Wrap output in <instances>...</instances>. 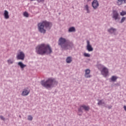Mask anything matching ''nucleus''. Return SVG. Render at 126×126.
I'll list each match as a JSON object with an SVG mask.
<instances>
[{
	"label": "nucleus",
	"instance_id": "nucleus-23",
	"mask_svg": "<svg viewBox=\"0 0 126 126\" xmlns=\"http://www.w3.org/2000/svg\"><path fill=\"white\" fill-rule=\"evenodd\" d=\"M24 16L25 17H28L29 16V14H28V13L27 12H25L24 13Z\"/></svg>",
	"mask_w": 126,
	"mask_h": 126
},
{
	"label": "nucleus",
	"instance_id": "nucleus-4",
	"mask_svg": "<svg viewBox=\"0 0 126 126\" xmlns=\"http://www.w3.org/2000/svg\"><path fill=\"white\" fill-rule=\"evenodd\" d=\"M55 84H58V82L55 79L50 78L48 79L46 82L41 81V85L46 88H51L53 87Z\"/></svg>",
	"mask_w": 126,
	"mask_h": 126
},
{
	"label": "nucleus",
	"instance_id": "nucleus-8",
	"mask_svg": "<svg viewBox=\"0 0 126 126\" xmlns=\"http://www.w3.org/2000/svg\"><path fill=\"white\" fill-rule=\"evenodd\" d=\"M92 6L94 9L97 8L99 6V2L97 0H94L92 2Z\"/></svg>",
	"mask_w": 126,
	"mask_h": 126
},
{
	"label": "nucleus",
	"instance_id": "nucleus-17",
	"mask_svg": "<svg viewBox=\"0 0 126 126\" xmlns=\"http://www.w3.org/2000/svg\"><path fill=\"white\" fill-rule=\"evenodd\" d=\"M108 32H109V33H115V32H116V29L113 28H111V29L108 30Z\"/></svg>",
	"mask_w": 126,
	"mask_h": 126
},
{
	"label": "nucleus",
	"instance_id": "nucleus-26",
	"mask_svg": "<svg viewBox=\"0 0 126 126\" xmlns=\"http://www.w3.org/2000/svg\"><path fill=\"white\" fill-rule=\"evenodd\" d=\"M126 19V17H123L121 19V23H123V22H124Z\"/></svg>",
	"mask_w": 126,
	"mask_h": 126
},
{
	"label": "nucleus",
	"instance_id": "nucleus-28",
	"mask_svg": "<svg viewBox=\"0 0 126 126\" xmlns=\"http://www.w3.org/2000/svg\"><path fill=\"white\" fill-rule=\"evenodd\" d=\"M0 119H1V120H2V121H4L5 120V119H4V117H3L2 116H0Z\"/></svg>",
	"mask_w": 126,
	"mask_h": 126
},
{
	"label": "nucleus",
	"instance_id": "nucleus-3",
	"mask_svg": "<svg viewBox=\"0 0 126 126\" xmlns=\"http://www.w3.org/2000/svg\"><path fill=\"white\" fill-rule=\"evenodd\" d=\"M59 46H61L63 50H67L68 49V47H69L70 45L72 46L73 45L72 43L69 42L68 40H67L65 38L63 37H61L59 39Z\"/></svg>",
	"mask_w": 126,
	"mask_h": 126
},
{
	"label": "nucleus",
	"instance_id": "nucleus-12",
	"mask_svg": "<svg viewBox=\"0 0 126 126\" xmlns=\"http://www.w3.org/2000/svg\"><path fill=\"white\" fill-rule=\"evenodd\" d=\"M30 93V90L25 89L22 93V96H27Z\"/></svg>",
	"mask_w": 126,
	"mask_h": 126
},
{
	"label": "nucleus",
	"instance_id": "nucleus-30",
	"mask_svg": "<svg viewBox=\"0 0 126 126\" xmlns=\"http://www.w3.org/2000/svg\"><path fill=\"white\" fill-rule=\"evenodd\" d=\"M31 0V1H34L36 0Z\"/></svg>",
	"mask_w": 126,
	"mask_h": 126
},
{
	"label": "nucleus",
	"instance_id": "nucleus-25",
	"mask_svg": "<svg viewBox=\"0 0 126 126\" xmlns=\"http://www.w3.org/2000/svg\"><path fill=\"white\" fill-rule=\"evenodd\" d=\"M102 104H104V102L101 100H98V102L97 103L98 105H102Z\"/></svg>",
	"mask_w": 126,
	"mask_h": 126
},
{
	"label": "nucleus",
	"instance_id": "nucleus-19",
	"mask_svg": "<svg viewBox=\"0 0 126 126\" xmlns=\"http://www.w3.org/2000/svg\"><path fill=\"white\" fill-rule=\"evenodd\" d=\"M68 32H75V28L74 27H71L68 30Z\"/></svg>",
	"mask_w": 126,
	"mask_h": 126
},
{
	"label": "nucleus",
	"instance_id": "nucleus-9",
	"mask_svg": "<svg viewBox=\"0 0 126 126\" xmlns=\"http://www.w3.org/2000/svg\"><path fill=\"white\" fill-rule=\"evenodd\" d=\"M87 44V50L88 52H92V51H93V47H92V46L90 44V42L88 40Z\"/></svg>",
	"mask_w": 126,
	"mask_h": 126
},
{
	"label": "nucleus",
	"instance_id": "nucleus-1",
	"mask_svg": "<svg viewBox=\"0 0 126 126\" xmlns=\"http://www.w3.org/2000/svg\"><path fill=\"white\" fill-rule=\"evenodd\" d=\"M36 51L38 55H49L51 54L52 51L50 45L48 44H41L38 45L36 48Z\"/></svg>",
	"mask_w": 126,
	"mask_h": 126
},
{
	"label": "nucleus",
	"instance_id": "nucleus-11",
	"mask_svg": "<svg viewBox=\"0 0 126 126\" xmlns=\"http://www.w3.org/2000/svg\"><path fill=\"white\" fill-rule=\"evenodd\" d=\"M112 17L115 19V20H117L119 19V13H118V11H113Z\"/></svg>",
	"mask_w": 126,
	"mask_h": 126
},
{
	"label": "nucleus",
	"instance_id": "nucleus-18",
	"mask_svg": "<svg viewBox=\"0 0 126 126\" xmlns=\"http://www.w3.org/2000/svg\"><path fill=\"white\" fill-rule=\"evenodd\" d=\"M118 79V77L116 76H112L111 78V81H113V82H115L116 80Z\"/></svg>",
	"mask_w": 126,
	"mask_h": 126
},
{
	"label": "nucleus",
	"instance_id": "nucleus-15",
	"mask_svg": "<svg viewBox=\"0 0 126 126\" xmlns=\"http://www.w3.org/2000/svg\"><path fill=\"white\" fill-rule=\"evenodd\" d=\"M18 64L20 66L21 68H24V67H26V65L23 64L22 62H19Z\"/></svg>",
	"mask_w": 126,
	"mask_h": 126
},
{
	"label": "nucleus",
	"instance_id": "nucleus-20",
	"mask_svg": "<svg viewBox=\"0 0 126 126\" xmlns=\"http://www.w3.org/2000/svg\"><path fill=\"white\" fill-rule=\"evenodd\" d=\"M85 9L87 11V12L88 13H89V12H90V11H89V7L88 6V5L87 4L85 6Z\"/></svg>",
	"mask_w": 126,
	"mask_h": 126
},
{
	"label": "nucleus",
	"instance_id": "nucleus-7",
	"mask_svg": "<svg viewBox=\"0 0 126 126\" xmlns=\"http://www.w3.org/2000/svg\"><path fill=\"white\" fill-rule=\"evenodd\" d=\"M24 58H25L24 53L23 52L19 51L17 55V60H22V61H23Z\"/></svg>",
	"mask_w": 126,
	"mask_h": 126
},
{
	"label": "nucleus",
	"instance_id": "nucleus-6",
	"mask_svg": "<svg viewBox=\"0 0 126 126\" xmlns=\"http://www.w3.org/2000/svg\"><path fill=\"white\" fill-rule=\"evenodd\" d=\"M78 112L79 113H83V110L89 111L90 110V107L89 106H87L86 105L83 104L80 105V107L78 108Z\"/></svg>",
	"mask_w": 126,
	"mask_h": 126
},
{
	"label": "nucleus",
	"instance_id": "nucleus-29",
	"mask_svg": "<svg viewBox=\"0 0 126 126\" xmlns=\"http://www.w3.org/2000/svg\"><path fill=\"white\" fill-rule=\"evenodd\" d=\"M112 108V106H109L108 109H111Z\"/></svg>",
	"mask_w": 126,
	"mask_h": 126
},
{
	"label": "nucleus",
	"instance_id": "nucleus-32",
	"mask_svg": "<svg viewBox=\"0 0 126 126\" xmlns=\"http://www.w3.org/2000/svg\"><path fill=\"white\" fill-rule=\"evenodd\" d=\"M42 1H44V0H42Z\"/></svg>",
	"mask_w": 126,
	"mask_h": 126
},
{
	"label": "nucleus",
	"instance_id": "nucleus-27",
	"mask_svg": "<svg viewBox=\"0 0 126 126\" xmlns=\"http://www.w3.org/2000/svg\"><path fill=\"white\" fill-rule=\"evenodd\" d=\"M84 55L85 57H87L88 58H89L90 57V54L88 53H84Z\"/></svg>",
	"mask_w": 126,
	"mask_h": 126
},
{
	"label": "nucleus",
	"instance_id": "nucleus-14",
	"mask_svg": "<svg viewBox=\"0 0 126 126\" xmlns=\"http://www.w3.org/2000/svg\"><path fill=\"white\" fill-rule=\"evenodd\" d=\"M126 3V0H118L117 4L118 5H122L123 3Z\"/></svg>",
	"mask_w": 126,
	"mask_h": 126
},
{
	"label": "nucleus",
	"instance_id": "nucleus-24",
	"mask_svg": "<svg viewBox=\"0 0 126 126\" xmlns=\"http://www.w3.org/2000/svg\"><path fill=\"white\" fill-rule=\"evenodd\" d=\"M7 62H8V63L9 64H12V63H13V61H11V60H8V61H7Z\"/></svg>",
	"mask_w": 126,
	"mask_h": 126
},
{
	"label": "nucleus",
	"instance_id": "nucleus-16",
	"mask_svg": "<svg viewBox=\"0 0 126 126\" xmlns=\"http://www.w3.org/2000/svg\"><path fill=\"white\" fill-rule=\"evenodd\" d=\"M66 62L67 63H71V62H72V58L70 57H68L66 58Z\"/></svg>",
	"mask_w": 126,
	"mask_h": 126
},
{
	"label": "nucleus",
	"instance_id": "nucleus-22",
	"mask_svg": "<svg viewBox=\"0 0 126 126\" xmlns=\"http://www.w3.org/2000/svg\"><path fill=\"white\" fill-rule=\"evenodd\" d=\"M120 15L121 16H124V15H126V12L125 11H123L121 13H120Z\"/></svg>",
	"mask_w": 126,
	"mask_h": 126
},
{
	"label": "nucleus",
	"instance_id": "nucleus-13",
	"mask_svg": "<svg viewBox=\"0 0 126 126\" xmlns=\"http://www.w3.org/2000/svg\"><path fill=\"white\" fill-rule=\"evenodd\" d=\"M4 17L5 19H8L9 18V15H8V11L5 10L4 11Z\"/></svg>",
	"mask_w": 126,
	"mask_h": 126
},
{
	"label": "nucleus",
	"instance_id": "nucleus-31",
	"mask_svg": "<svg viewBox=\"0 0 126 126\" xmlns=\"http://www.w3.org/2000/svg\"><path fill=\"white\" fill-rule=\"evenodd\" d=\"M92 0H87V1H91Z\"/></svg>",
	"mask_w": 126,
	"mask_h": 126
},
{
	"label": "nucleus",
	"instance_id": "nucleus-2",
	"mask_svg": "<svg viewBox=\"0 0 126 126\" xmlns=\"http://www.w3.org/2000/svg\"><path fill=\"white\" fill-rule=\"evenodd\" d=\"M52 25V23L47 22V21H43L38 24V31L40 33L45 34L46 33V29H50Z\"/></svg>",
	"mask_w": 126,
	"mask_h": 126
},
{
	"label": "nucleus",
	"instance_id": "nucleus-5",
	"mask_svg": "<svg viewBox=\"0 0 126 126\" xmlns=\"http://www.w3.org/2000/svg\"><path fill=\"white\" fill-rule=\"evenodd\" d=\"M100 66L101 74L103 75L104 77H107L108 76V75L109 74V69H108L107 67H104L103 65H100Z\"/></svg>",
	"mask_w": 126,
	"mask_h": 126
},
{
	"label": "nucleus",
	"instance_id": "nucleus-21",
	"mask_svg": "<svg viewBox=\"0 0 126 126\" xmlns=\"http://www.w3.org/2000/svg\"><path fill=\"white\" fill-rule=\"evenodd\" d=\"M28 120L29 121H32V120H33V117L31 115H29L28 116Z\"/></svg>",
	"mask_w": 126,
	"mask_h": 126
},
{
	"label": "nucleus",
	"instance_id": "nucleus-10",
	"mask_svg": "<svg viewBox=\"0 0 126 126\" xmlns=\"http://www.w3.org/2000/svg\"><path fill=\"white\" fill-rule=\"evenodd\" d=\"M90 69H87L85 70V77H86V78H90V77L92 76L90 75Z\"/></svg>",
	"mask_w": 126,
	"mask_h": 126
}]
</instances>
